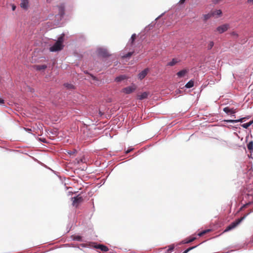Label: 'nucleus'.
<instances>
[{
  "label": "nucleus",
  "instance_id": "nucleus-1",
  "mask_svg": "<svg viewBox=\"0 0 253 253\" xmlns=\"http://www.w3.org/2000/svg\"><path fill=\"white\" fill-rule=\"evenodd\" d=\"M136 38V35L135 34H133L132 35L131 38L130 39V43L129 44H127L125 49L122 51L120 55L122 59H125L127 58H129L132 54L134 53V50L132 49L131 51H127L128 46H130L131 47L132 46L133 42L135 40Z\"/></svg>",
  "mask_w": 253,
  "mask_h": 253
},
{
  "label": "nucleus",
  "instance_id": "nucleus-2",
  "mask_svg": "<svg viewBox=\"0 0 253 253\" xmlns=\"http://www.w3.org/2000/svg\"><path fill=\"white\" fill-rule=\"evenodd\" d=\"M64 41V35L61 36L58 38L56 42L49 48V51L51 52H57L61 50L64 45L63 44Z\"/></svg>",
  "mask_w": 253,
  "mask_h": 253
},
{
  "label": "nucleus",
  "instance_id": "nucleus-3",
  "mask_svg": "<svg viewBox=\"0 0 253 253\" xmlns=\"http://www.w3.org/2000/svg\"><path fill=\"white\" fill-rule=\"evenodd\" d=\"M246 215H244V216L238 219L236 221L231 223L229 225H228L226 228V229L224 230V232H227L235 228L246 218Z\"/></svg>",
  "mask_w": 253,
  "mask_h": 253
},
{
  "label": "nucleus",
  "instance_id": "nucleus-4",
  "mask_svg": "<svg viewBox=\"0 0 253 253\" xmlns=\"http://www.w3.org/2000/svg\"><path fill=\"white\" fill-rule=\"evenodd\" d=\"M97 54L99 56L102 57H108L111 55L108 50L104 48L100 47L97 49Z\"/></svg>",
  "mask_w": 253,
  "mask_h": 253
},
{
  "label": "nucleus",
  "instance_id": "nucleus-5",
  "mask_svg": "<svg viewBox=\"0 0 253 253\" xmlns=\"http://www.w3.org/2000/svg\"><path fill=\"white\" fill-rule=\"evenodd\" d=\"M72 205L76 208H77L82 203H83L84 199L83 197L78 195L75 197L72 198Z\"/></svg>",
  "mask_w": 253,
  "mask_h": 253
},
{
  "label": "nucleus",
  "instance_id": "nucleus-6",
  "mask_svg": "<svg viewBox=\"0 0 253 253\" xmlns=\"http://www.w3.org/2000/svg\"><path fill=\"white\" fill-rule=\"evenodd\" d=\"M136 89V86L133 84L131 86L124 88L122 89V92L126 94H130L133 92Z\"/></svg>",
  "mask_w": 253,
  "mask_h": 253
},
{
  "label": "nucleus",
  "instance_id": "nucleus-7",
  "mask_svg": "<svg viewBox=\"0 0 253 253\" xmlns=\"http://www.w3.org/2000/svg\"><path fill=\"white\" fill-rule=\"evenodd\" d=\"M229 27V26L228 24H223L221 26H218L216 30L217 32H218L219 33L221 34L224 33V32L226 31Z\"/></svg>",
  "mask_w": 253,
  "mask_h": 253
},
{
  "label": "nucleus",
  "instance_id": "nucleus-8",
  "mask_svg": "<svg viewBox=\"0 0 253 253\" xmlns=\"http://www.w3.org/2000/svg\"><path fill=\"white\" fill-rule=\"evenodd\" d=\"M223 111L227 114H234L237 112V109L233 108H230L229 107H226L223 108Z\"/></svg>",
  "mask_w": 253,
  "mask_h": 253
},
{
  "label": "nucleus",
  "instance_id": "nucleus-9",
  "mask_svg": "<svg viewBox=\"0 0 253 253\" xmlns=\"http://www.w3.org/2000/svg\"><path fill=\"white\" fill-rule=\"evenodd\" d=\"M188 70L187 69H183L180 71H179L177 74V76L178 78H181L185 76V75L187 74Z\"/></svg>",
  "mask_w": 253,
  "mask_h": 253
},
{
  "label": "nucleus",
  "instance_id": "nucleus-10",
  "mask_svg": "<svg viewBox=\"0 0 253 253\" xmlns=\"http://www.w3.org/2000/svg\"><path fill=\"white\" fill-rule=\"evenodd\" d=\"M20 6L24 9H27L29 6L28 0H21Z\"/></svg>",
  "mask_w": 253,
  "mask_h": 253
},
{
  "label": "nucleus",
  "instance_id": "nucleus-11",
  "mask_svg": "<svg viewBox=\"0 0 253 253\" xmlns=\"http://www.w3.org/2000/svg\"><path fill=\"white\" fill-rule=\"evenodd\" d=\"M149 95V93L147 92H144L141 94H138L137 95V98L139 100H143L144 99H146L148 97V96Z\"/></svg>",
  "mask_w": 253,
  "mask_h": 253
},
{
  "label": "nucleus",
  "instance_id": "nucleus-12",
  "mask_svg": "<svg viewBox=\"0 0 253 253\" xmlns=\"http://www.w3.org/2000/svg\"><path fill=\"white\" fill-rule=\"evenodd\" d=\"M95 248L96 249H100L101 251L103 252H107L109 250V249L107 246L103 245H98L95 246Z\"/></svg>",
  "mask_w": 253,
  "mask_h": 253
},
{
  "label": "nucleus",
  "instance_id": "nucleus-13",
  "mask_svg": "<svg viewBox=\"0 0 253 253\" xmlns=\"http://www.w3.org/2000/svg\"><path fill=\"white\" fill-rule=\"evenodd\" d=\"M46 68H47L46 66L44 64L42 65H35L34 66V68L38 71L43 70L45 69H46Z\"/></svg>",
  "mask_w": 253,
  "mask_h": 253
},
{
  "label": "nucleus",
  "instance_id": "nucleus-14",
  "mask_svg": "<svg viewBox=\"0 0 253 253\" xmlns=\"http://www.w3.org/2000/svg\"><path fill=\"white\" fill-rule=\"evenodd\" d=\"M148 73V69H145L140 73L138 75V77L140 80L143 79L145 77Z\"/></svg>",
  "mask_w": 253,
  "mask_h": 253
},
{
  "label": "nucleus",
  "instance_id": "nucleus-15",
  "mask_svg": "<svg viewBox=\"0 0 253 253\" xmlns=\"http://www.w3.org/2000/svg\"><path fill=\"white\" fill-rule=\"evenodd\" d=\"M127 77L126 75H120L117 77H116L115 79V81L116 82H121V81L126 79Z\"/></svg>",
  "mask_w": 253,
  "mask_h": 253
},
{
  "label": "nucleus",
  "instance_id": "nucleus-16",
  "mask_svg": "<svg viewBox=\"0 0 253 253\" xmlns=\"http://www.w3.org/2000/svg\"><path fill=\"white\" fill-rule=\"evenodd\" d=\"M211 231V229H207L203 230L198 234V235L200 237L203 236L205 234L208 233Z\"/></svg>",
  "mask_w": 253,
  "mask_h": 253
},
{
  "label": "nucleus",
  "instance_id": "nucleus-17",
  "mask_svg": "<svg viewBox=\"0 0 253 253\" xmlns=\"http://www.w3.org/2000/svg\"><path fill=\"white\" fill-rule=\"evenodd\" d=\"M64 86L69 89H74L75 88L74 85L71 84L66 83L64 84Z\"/></svg>",
  "mask_w": 253,
  "mask_h": 253
},
{
  "label": "nucleus",
  "instance_id": "nucleus-18",
  "mask_svg": "<svg viewBox=\"0 0 253 253\" xmlns=\"http://www.w3.org/2000/svg\"><path fill=\"white\" fill-rule=\"evenodd\" d=\"M211 13H212V16H214V15L220 16L222 14V11L220 9L216 10H214V11H213Z\"/></svg>",
  "mask_w": 253,
  "mask_h": 253
},
{
  "label": "nucleus",
  "instance_id": "nucleus-19",
  "mask_svg": "<svg viewBox=\"0 0 253 253\" xmlns=\"http://www.w3.org/2000/svg\"><path fill=\"white\" fill-rule=\"evenodd\" d=\"M194 86V82L192 80L190 81L189 82H188L186 85H185V87L186 88H191L192 87H193Z\"/></svg>",
  "mask_w": 253,
  "mask_h": 253
},
{
  "label": "nucleus",
  "instance_id": "nucleus-20",
  "mask_svg": "<svg viewBox=\"0 0 253 253\" xmlns=\"http://www.w3.org/2000/svg\"><path fill=\"white\" fill-rule=\"evenodd\" d=\"M245 118H241L239 120H228L227 121V122H230V123H237V122H243V120H244Z\"/></svg>",
  "mask_w": 253,
  "mask_h": 253
},
{
  "label": "nucleus",
  "instance_id": "nucleus-21",
  "mask_svg": "<svg viewBox=\"0 0 253 253\" xmlns=\"http://www.w3.org/2000/svg\"><path fill=\"white\" fill-rule=\"evenodd\" d=\"M212 16V13H208L204 15V20L207 21Z\"/></svg>",
  "mask_w": 253,
  "mask_h": 253
},
{
  "label": "nucleus",
  "instance_id": "nucleus-22",
  "mask_svg": "<svg viewBox=\"0 0 253 253\" xmlns=\"http://www.w3.org/2000/svg\"><path fill=\"white\" fill-rule=\"evenodd\" d=\"M196 239V237H191L190 238L189 240H187V241H184L183 242V243L184 244H188V243H191L192 242H193L194 241H195V240Z\"/></svg>",
  "mask_w": 253,
  "mask_h": 253
},
{
  "label": "nucleus",
  "instance_id": "nucleus-23",
  "mask_svg": "<svg viewBox=\"0 0 253 253\" xmlns=\"http://www.w3.org/2000/svg\"><path fill=\"white\" fill-rule=\"evenodd\" d=\"M248 149L251 150L253 149V142L252 141L249 142L247 145Z\"/></svg>",
  "mask_w": 253,
  "mask_h": 253
},
{
  "label": "nucleus",
  "instance_id": "nucleus-24",
  "mask_svg": "<svg viewBox=\"0 0 253 253\" xmlns=\"http://www.w3.org/2000/svg\"><path fill=\"white\" fill-rule=\"evenodd\" d=\"M213 45H214V42L212 41L210 42L208 45V49L209 50L211 49L212 48V47L213 46Z\"/></svg>",
  "mask_w": 253,
  "mask_h": 253
},
{
  "label": "nucleus",
  "instance_id": "nucleus-25",
  "mask_svg": "<svg viewBox=\"0 0 253 253\" xmlns=\"http://www.w3.org/2000/svg\"><path fill=\"white\" fill-rule=\"evenodd\" d=\"M58 8H59L60 14H61V15H62L63 14V12H64L63 6L62 5H60V6H58Z\"/></svg>",
  "mask_w": 253,
  "mask_h": 253
},
{
  "label": "nucleus",
  "instance_id": "nucleus-26",
  "mask_svg": "<svg viewBox=\"0 0 253 253\" xmlns=\"http://www.w3.org/2000/svg\"><path fill=\"white\" fill-rule=\"evenodd\" d=\"M179 61L177 58H173L172 61L169 62V63H178Z\"/></svg>",
  "mask_w": 253,
  "mask_h": 253
},
{
  "label": "nucleus",
  "instance_id": "nucleus-27",
  "mask_svg": "<svg viewBox=\"0 0 253 253\" xmlns=\"http://www.w3.org/2000/svg\"><path fill=\"white\" fill-rule=\"evenodd\" d=\"M197 246H193V247H190L188 249H187V250H186L183 253H187L190 251H191V250H193V249L195 248Z\"/></svg>",
  "mask_w": 253,
  "mask_h": 253
},
{
  "label": "nucleus",
  "instance_id": "nucleus-28",
  "mask_svg": "<svg viewBox=\"0 0 253 253\" xmlns=\"http://www.w3.org/2000/svg\"><path fill=\"white\" fill-rule=\"evenodd\" d=\"M74 239L78 241H82V237L80 236H75L74 237Z\"/></svg>",
  "mask_w": 253,
  "mask_h": 253
},
{
  "label": "nucleus",
  "instance_id": "nucleus-29",
  "mask_svg": "<svg viewBox=\"0 0 253 253\" xmlns=\"http://www.w3.org/2000/svg\"><path fill=\"white\" fill-rule=\"evenodd\" d=\"M173 249H174V246H170L169 247V249L167 251L168 253H170V252H171L173 250Z\"/></svg>",
  "mask_w": 253,
  "mask_h": 253
},
{
  "label": "nucleus",
  "instance_id": "nucleus-30",
  "mask_svg": "<svg viewBox=\"0 0 253 253\" xmlns=\"http://www.w3.org/2000/svg\"><path fill=\"white\" fill-rule=\"evenodd\" d=\"M241 126L244 128H248L250 126L248 123L242 124Z\"/></svg>",
  "mask_w": 253,
  "mask_h": 253
},
{
  "label": "nucleus",
  "instance_id": "nucleus-31",
  "mask_svg": "<svg viewBox=\"0 0 253 253\" xmlns=\"http://www.w3.org/2000/svg\"><path fill=\"white\" fill-rule=\"evenodd\" d=\"M231 35L233 36H234V37H238V35L237 33L235 32H232L231 33Z\"/></svg>",
  "mask_w": 253,
  "mask_h": 253
},
{
  "label": "nucleus",
  "instance_id": "nucleus-32",
  "mask_svg": "<svg viewBox=\"0 0 253 253\" xmlns=\"http://www.w3.org/2000/svg\"><path fill=\"white\" fill-rule=\"evenodd\" d=\"M89 75L90 76V77L93 80L98 81V80L96 77L94 76L93 75H92L91 74H90Z\"/></svg>",
  "mask_w": 253,
  "mask_h": 253
},
{
  "label": "nucleus",
  "instance_id": "nucleus-33",
  "mask_svg": "<svg viewBox=\"0 0 253 253\" xmlns=\"http://www.w3.org/2000/svg\"><path fill=\"white\" fill-rule=\"evenodd\" d=\"M4 103V100L3 99L0 98V104H3Z\"/></svg>",
  "mask_w": 253,
  "mask_h": 253
},
{
  "label": "nucleus",
  "instance_id": "nucleus-34",
  "mask_svg": "<svg viewBox=\"0 0 253 253\" xmlns=\"http://www.w3.org/2000/svg\"><path fill=\"white\" fill-rule=\"evenodd\" d=\"M247 2L253 4V0H248Z\"/></svg>",
  "mask_w": 253,
  "mask_h": 253
},
{
  "label": "nucleus",
  "instance_id": "nucleus-35",
  "mask_svg": "<svg viewBox=\"0 0 253 253\" xmlns=\"http://www.w3.org/2000/svg\"><path fill=\"white\" fill-rule=\"evenodd\" d=\"M185 0H180L179 3L180 4H183L185 2Z\"/></svg>",
  "mask_w": 253,
  "mask_h": 253
},
{
  "label": "nucleus",
  "instance_id": "nucleus-36",
  "mask_svg": "<svg viewBox=\"0 0 253 253\" xmlns=\"http://www.w3.org/2000/svg\"><path fill=\"white\" fill-rule=\"evenodd\" d=\"M249 126H251L253 124V120L248 123Z\"/></svg>",
  "mask_w": 253,
  "mask_h": 253
},
{
  "label": "nucleus",
  "instance_id": "nucleus-37",
  "mask_svg": "<svg viewBox=\"0 0 253 253\" xmlns=\"http://www.w3.org/2000/svg\"><path fill=\"white\" fill-rule=\"evenodd\" d=\"M15 6L14 5H13V6H12V10H15Z\"/></svg>",
  "mask_w": 253,
  "mask_h": 253
}]
</instances>
